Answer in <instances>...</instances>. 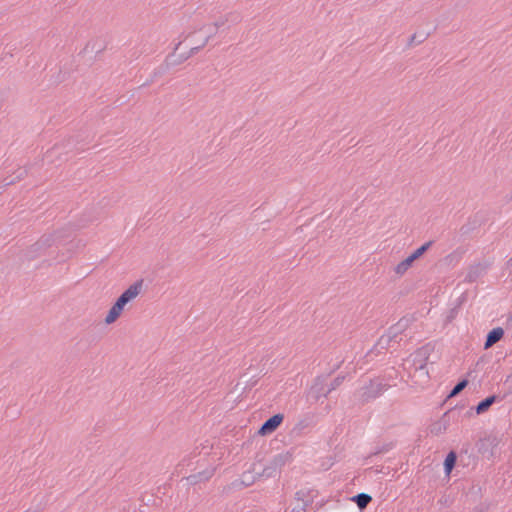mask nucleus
Masks as SVG:
<instances>
[{"label":"nucleus","instance_id":"obj_1","mask_svg":"<svg viewBox=\"0 0 512 512\" xmlns=\"http://www.w3.org/2000/svg\"><path fill=\"white\" fill-rule=\"evenodd\" d=\"M390 387L391 385L386 383L383 378L376 377L370 379L368 384L362 386L357 391V396L360 403L364 405L380 397Z\"/></svg>","mask_w":512,"mask_h":512},{"label":"nucleus","instance_id":"obj_2","mask_svg":"<svg viewBox=\"0 0 512 512\" xmlns=\"http://www.w3.org/2000/svg\"><path fill=\"white\" fill-rule=\"evenodd\" d=\"M463 409H464V405H462V406L456 405L455 407L446 411L439 420L433 422L429 426V432L435 436H439V435L445 433L447 431L448 427L450 426L451 420L454 421V420L458 419L460 417L461 410H463Z\"/></svg>","mask_w":512,"mask_h":512},{"label":"nucleus","instance_id":"obj_3","mask_svg":"<svg viewBox=\"0 0 512 512\" xmlns=\"http://www.w3.org/2000/svg\"><path fill=\"white\" fill-rule=\"evenodd\" d=\"M293 460V452L286 451L283 453H279L273 457L270 463L263 468V470L258 474L259 476H264L266 478L274 477L282 467L286 464L291 463Z\"/></svg>","mask_w":512,"mask_h":512},{"label":"nucleus","instance_id":"obj_4","mask_svg":"<svg viewBox=\"0 0 512 512\" xmlns=\"http://www.w3.org/2000/svg\"><path fill=\"white\" fill-rule=\"evenodd\" d=\"M500 443V438L496 434H489L483 438H480L476 447L478 452L488 460L492 459L496 454V448Z\"/></svg>","mask_w":512,"mask_h":512},{"label":"nucleus","instance_id":"obj_5","mask_svg":"<svg viewBox=\"0 0 512 512\" xmlns=\"http://www.w3.org/2000/svg\"><path fill=\"white\" fill-rule=\"evenodd\" d=\"M435 350V344L434 343H427L423 345L422 347L418 348L411 356H412V362L415 370H422L426 367L427 362L430 358V355Z\"/></svg>","mask_w":512,"mask_h":512},{"label":"nucleus","instance_id":"obj_6","mask_svg":"<svg viewBox=\"0 0 512 512\" xmlns=\"http://www.w3.org/2000/svg\"><path fill=\"white\" fill-rule=\"evenodd\" d=\"M63 234L61 231L52 234H44L36 243L31 246L32 252H41L51 247L52 245L59 246L62 244Z\"/></svg>","mask_w":512,"mask_h":512},{"label":"nucleus","instance_id":"obj_7","mask_svg":"<svg viewBox=\"0 0 512 512\" xmlns=\"http://www.w3.org/2000/svg\"><path fill=\"white\" fill-rule=\"evenodd\" d=\"M488 262H478L475 264H472L468 267L467 273L464 278V282L467 283H474L476 282L480 277L484 276L487 272V269L489 268Z\"/></svg>","mask_w":512,"mask_h":512},{"label":"nucleus","instance_id":"obj_8","mask_svg":"<svg viewBox=\"0 0 512 512\" xmlns=\"http://www.w3.org/2000/svg\"><path fill=\"white\" fill-rule=\"evenodd\" d=\"M284 415L281 413H277L267 420L264 421V423L261 425V427L258 430V434L261 436H266L271 433H273L283 422Z\"/></svg>","mask_w":512,"mask_h":512},{"label":"nucleus","instance_id":"obj_9","mask_svg":"<svg viewBox=\"0 0 512 512\" xmlns=\"http://www.w3.org/2000/svg\"><path fill=\"white\" fill-rule=\"evenodd\" d=\"M404 333V330L402 328L398 327V323L392 325L386 335H383L380 339L378 344L381 345L382 348H387L390 346L392 342L394 343H400L402 338H399V335H402Z\"/></svg>","mask_w":512,"mask_h":512},{"label":"nucleus","instance_id":"obj_10","mask_svg":"<svg viewBox=\"0 0 512 512\" xmlns=\"http://www.w3.org/2000/svg\"><path fill=\"white\" fill-rule=\"evenodd\" d=\"M126 304L128 303L125 300H123L121 297H118L112 307L109 309L105 317V323H114L121 316Z\"/></svg>","mask_w":512,"mask_h":512},{"label":"nucleus","instance_id":"obj_11","mask_svg":"<svg viewBox=\"0 0 512 512\" xmlns=\"http://www.w3.org/2000/svg\"><path fill=\"white\" fill-rule=\"evenodd\" d=\"M144 284L143 279H139L124 290L119 297L125 300L127 303L135 299L141 292Z\"/></svg>","mask_w":512,"mask_h":512},{"label":"nucleus","instance_id":"obj_12","mask_svg":"<svg viewBox=\"0 0 512 512\" xmlns=\"http://www.w3.org/2000/svg\"><path fill=\"white\" fill-rule=\"evenodd\" d=\"M325 386L323 384V381L320 380V377L316 379V382L311 387L308 397L313 400L314 402L319 401L321 397H327L329 393H326Z\"/></svg>","mask_w":512,"mask_h":512},{"label":"nucleus","instance_id":"obj_13","mask_svg":"<svg viewBox=\"0 0 512 512\" xmlns=\"http://www.w3.org/2000/svg\"><path fill=\"white\" fill-rule=\"evenodd\" d=\"M181 44H182V41L175 44L173 51L166 56V60L171 67L180 65L189 59L187 56V53H181L178 55L176 54V52L179 49Z\"/></svg>","mask_w":512,"mask_h":512},{"label":"nucleus","instance_id":"obj_14","mask_svg":"<svg viewBox=\"0 0 512 512\" xmlns=\"http://www.w3.org/2000/svg\"><path fill=\"white\" fill-rule=\"evenodd\" d=\"M504 329L502 327H495L488 332L484 342V349H489L494 344L499 342L504 337Z\"/></svg>","mask_w":512,"mask_h":512},{"label":"nucleus","instance_id":"obj_15","mask_svg":"<svg viewBox=\"0 0 512 512\" xmlns=\"http://www.w3.org/2000/svg\"><path fill=\"white\" fill-rule=\"evenodd\" d=\"M503 397H500L499 395L492 394L486 397L485 399L481 400L476 406H475V412L477 414H483L486 411L489 410V408L496 402L501 401Z\"/></svg>","mask_w":512,"mask_h":512},{"label":"nucleus","instance_id":"obj_16","mask_svg":"<svg viewBox=\"0 0 512 512\" xmlns=\"http://www.w3.org/2000/svg\"><path fill=\"white\" fill-rule=\"evenodd\" d=\"M214 473L215 468L206 469L197 474H192L188 476L187 480L191 485H196L197 483H200L202 481H208L214 475Z\"/></svg>","mask_w":512,"mask_h":512},{"label":"nucleus","instance_id":"obj_17","mask_svg":"<svg viewBox=\"0 0 512 512\" xmlns=\"http://www.w3.org/2000/svg\"><path fill=\"white\" fill-rule=\"evenodd\" d=\"M350 500L358 506L360 511H363L372 502V496L367 493H359L351 497Z\"/></svg>","mask_w":512,"mask_h":512},{"label":"nucleus","instance_id":"obj_18","mask_svg":"<svg viewBox=\"0 0 512 512\" xmlns=\"http://www.w3.org/2000/svg\"><path fill=\"white\" fill-rule=\"evenodd\" d=\"M457 463V453L454 450H451L444 460V472L446 475H450L453 469L455 468Z\"/></svg>","mask_w":512,"mask_h":512},{"label":"nucleus","instance_id":"obj_19","mask_svg":"<svg viewBox=\"0 0 512 512\" xmlns=\"http://www.w3.org/2000/svg\"><path fill=\"white\" fill-rule=\"evenodd\" d=\"M469 384L468 379L463 378L459 380L456 385L450 390L449 394L447 395L446 401L449 398L456 397L458 394H460Z\"/></svg>","mask_w":512,"mask_h":512},{"label":"nucleus","instance_id":"obj_20","mask_svg":"<svg viewBox=\"0 0 512 512\" xmlns=\"http://www.w3.org/2000/svg\"><path fill=\"white\" fill-rule=\"evenodd\" d=\"M260 472H257L256 475H252L251 472H245L242 475L241 484L245 487H248L255 483L257 479H259L261 476H259Z\"/></svg>","mask_w":512,"mask_h":512},{"label":"nucleus","instance_id":"obj_21","mask_svg":"<svg viewBox=\"0 0 512 512\" xmlns=\"http://www.w3.org/2000/svg\"><path fill=\"white\" fill-rule=\"evenodd\" d=\"M433 243H434V241L430 240V241L424 243L423 245H421L419 248H417L412 253L413 257H416L417 260L419 258H421L429 250V248L433 245Z\"/></svg>","mask_w":512,"mask_h":512},{"label":"nucleus","instance_id":"obj_22","mask_svg":"<svg viewBox=\"0 0 512 512\" xmlns=\"http://www.w3.org/2000/svg\"><path fill=\"white\" fill-rule=\"evenodd\" d=\"M393 447H394L393 442H389V443H386L383 445H378V446H376L374 452H372L369 457L376 456L379 454H384V453L390 451L391 449H393Z\"/></svg>","mask_w":512,"mask_h":512},{"label":"nucleus","instance_id":"obj_23","mask_svg":"<svg viewBox=\"0 0 512 512\" xmlns=\"http://www.w3.org/2000/svg\"><path fill=\"white\" fill-rule=\"evenodd\" d=\"M428 36H429V33H420V34L414 33L413 35H411L408 45L412 46L414 44H420V43L424 42Z\"/></svg>","mask_w":512,"mask_h":512},{"label":"nucleus","instance_id":"obj_24","mask_svg":"<svg viewBox=\"0 0 512 512\" xmlns=\"http://www.w3.org/2000/svg\"><path fill=\"white\" fill-rule=\"evenodd\" d=\"M171 66L168 64L167 60L165 59L164 62L158 66L154 72H153V78L162 76L166 74L170 70Z\"/></svg>","mask_w":512,"mask_h":512},{"label":"nucleus","instance_id":"obj_25","mask_svg":"<svg viewBox=\"0 0 512 512\" xmlns=\"http://www.w3.org/2000/svg\"><path fill=\"white\" fill-rule=\"evenodd\" d=\"M411 267L412 265L405 258L404 260L397 264L394 270L396 274L403 275Z\"/></svg>","mask_w":512,"mask_h":512},{"label":"nucleus","instance_id":"obj_26","mask_svg":"<svg viewBox=\"0 0 512 512\" xmlns=\"http://www.w3.org/2000/svg\"><path fill=\"white\" fill-rule=\"evenodd\" d=\"M345 380L344 375L337 376L329 385V387L326 390V393H331L333 390L337 389Z\"/></svg>","mask_w":512,"mask_h":512},{"label":"nucleus","instance_id":"obj_27","mask_svg":"<svg viewBox=\"0 0 512 512\" xmlns=\"http://www.w3.org/2000/svg\"><path fill=\"white\" fill-rule=\"evenodd\" d=\"M228 22V18L221 17L217 21L213 23L214 31H210L209 33H213V36L217 33V31L222 28Z\"/></svg>","mask_w":512,"mask_h":512},{"label":"nucleus","instance_id":"obj_28","mask_svg":"<svg viewBox=\"0 0 512 512\" xmlns=\"http://www.w3.org/2000/svg\"><path fill=\"white\" fill-rule=\"evenodd\" d=\"M459 311V305H455L452 309H450L448 315H447V321L451 322L458 314Z\"/></svg>","mask_w":512,"mask_h":512},{"label":"nucleus","instance_id":"obj_29","mask_svg":"<svg viewBox=\"0 0 512 512\" xmlns=\"http://www.w3.org/2000/svg\"><path fill=\"white\" fill-rule=\"evenodd\" d=\"M461 257V254L460 253H457V252H453V253H450L449 255H447L445 257V261L447 263H452L454 260L455 261H458Z\"/></svg>","mask_w":512,"mask_h":512},{"label":"nucleus","instance_id":"obj_30","mask_svg":"<svg viewBox=\"0 0 512 512\" xmlns=\"http://www.w3.org/2000/svg\"><path fill=\"white\" fill-rule=\"evenodd\" d=\"M397 323H398V327L402 328V330L405 331L409 326L410 319L403 317Z\"/></svg>","mask_w":512,"mask_h":512},{"label":"nucleus","instance_id":"obj_31","mask_svg":"<svg viewBox=\"0 0 512 512\" xmlns=\"http://www.w3.org/2000/svg\"><path fill=\"white\" fill-rule=\"evenodd\" d=\"M505 271H507V278L512 280V257L506 262Z\"/></svg>","mask_w":512,"mask_h":512},{"label":"nucleus","instance_id":"obj_32","mask_svg":"<svg viewBox=\"0 0 512 512\" xmlns=\"http://www.w3.org/2000/svg\"><path fill=\"white\" fill-rule=\"evenodd\" d=\"M201 49H203V45H199V46H195V47H192L188 52H187V56L188 58L196 55Z\"/></svg>","mask_w":512,"mask_h":512},{"label":"nucleus","instance_id":"obj_33","mask_svg":"<svg viewBox=\"0 0 512 512\" xmlns=\"http://www.w3.org/2000/svg\"><path fill=\"white\" fill-rule=\"evenodd\" d=\"M466 301V293H463L458 299L457 304L459 305V308L462 306V304Z\"/></svg>","mask_w":512,"mask_h":512},{"label":"nucleus","instance_id":"obj_34","mask_svg":"<svg viewBox=\"0 0 512 512\" xmlns=\"http://www.w3.org/2000/svg\"><path fill=\"white\" fill-rule=\"evenodd\" d=\"M213 37V33H209L206 38L204 39V41H201V45H203V48L207 45V43L209 42V40Z\"/></svg>","mask_w":512,"mask_h":512},{"label":"nucleus","instance_id":"obj_35","mask_svg":"<svg viewBox=\"0 0 512 512\" xmlns=\"http://www.w3.org/2000/svg\"><path fill=\"white\" fill-rule=\"evenodd\" d=\"M406 259L411 265L417 260L416 257H413L412 253Z\"/></svg>","mask_w":512,"mask_h":512},{"label":"nucleus","instance_id":"obj_36","mask_svg":"<svg viewBox=\"0 0 512 512\" xmlns=\"http://www.w3.org/2000/svg\"><path fill=\"white\" fill-rule=\"evenodd\" d=\"M473 411H475V407H472L469 410H467L464 415L466 417H471L473 415Z\"/></svg>","mask_w":512,"mask_h":512},{"label":"nucleus","instance_id":"obj_37","mask_svg":"<svg viewBox=\"0 0 512 512\" xmlns=\"http://www.w3.org/2000/svg\"><path fill=\"white\" fill-rule=\"evenodd\" d=\"M460 232L462 234H466L469 232V227H467L466 225H463L461 228H460Z\"/></svg>","mask_w":512,"mask_h":512},{"label":"nucleus","instance_id":"obj_38","mask_svg":"<svg viewBox=\"0 0 512 512\" xmlns=\"http://www.w3.org/2000/svg\"><path fill=\"white\" fill-rule=\"evenodd\" d=\"M467 447H469V444H467ZM468 452V448H462L461 450V454L462 453H467Z\"/></svg>","mask_w":512,"mask_h":512},{"label":"nucleus","instance_id":"obj_39","mask_svg":"<svg viewBox=\"0 0 512 512\" xmlns=\"http://www.w3.org/2000/svg\"><path fill=\"white\" fill-rule=\"evenodd\" d=\"M512 377V375H508L506 382Z\"/></svg>","mask_w":512,"mask_h":512},{"label":"nucleus","instance_id":"obj_40","mask_svg":"<svg viewBox=\"0 0 512 512\" xmlns=\"http://www.w3.org/2000/svg\"><path fill=\"white\" fill-rule=\"evenodd\" d=\"M508 393H510V394L512 393V388L509 390V392H508Z\"/></svg>","mask_w":512,"mask_h":512},{"label":"nucleus","instance_id":"obj_41","mask_svg":"<svg viewBox=\"0 0 512 512\" xmlns=\"http://www.w3.org/2000/svg\"><path fill=\"white\" fill-rule=\"evenodd\" d=\"M509 200H512V195L510 196Z\"/></svg>","mask_w":512,"mask_h":512}]
</instances>
